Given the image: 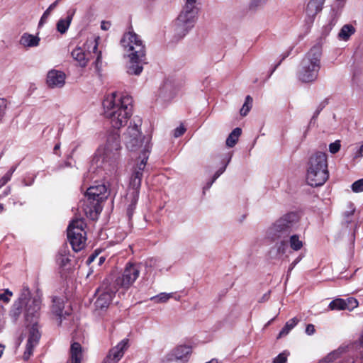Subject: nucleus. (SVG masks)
<instances>
[{
	"label": "nucleus",
	"mask_w": 363,
	"mask_h": 363,
	"mask_svg": "<svg viewBox=\"0 0 363 363\" xmlns=\"http://www.w3.org/2000/svg\"><path fill=\"white\" fill-rule=\"evenodd\" d=\"M352 189L354 192L363 191V178L354 182L352 184Z\"/></svg>",
	"instance_id": "nucleus-39"
},
{
	"label": "nucleus",
	"mask_w": 363,
	"mask_h": 363,
	"mask_svg": "<svg viewBox=\"0 0 363 363\" xmlns=\"http://www.w3.org/2000/svg\"><path fill=\"white\" fill-rule=\"evenodd\" d=\"M121 45L128 53L130 58V65L128 67L129 74H140L143 65L146 64V49L140 37L133 31H128L123 34Z\"/></svg>",
	"instance_id": "nucleus-2"
},
{
	"label": "nucleus",
	"mask_w": 363,
	"mask_h": 363,
	"mask_svg": "<svg viewBox=\"0 0 363 363\" xmlns=\"http://www.w3.org/2000/svg\"><path fill=\"white\" fill-rule=\"evenodd\" d=\"M172 297L171 294L166 293H160L159 295L153 296L151 300H154L157 303L167 302Z\"/></svg>",
	"instance_id": "nucleus-37"
},
{
	"label": "nucleus",
	"mask_w": 363,
	"mask_h": 363,
	"mask_svg": "<svg viewBox=\"0 0 363 363\" xmlns=\"http://www.w3.org/2000/svg\"><path fill=\"white\" fill-rule=\"evenodd\" d=\"M363 362L362 357H359L357 356L355 358L354 357L349 358L347 360V363H362Z\"/></svg>",
	"instance_id": "nucleus-49"
},
{
	"label": "nucleus",
	"mask_w": 363,
	"mask_h": 363,
	"mask_svg": "<svg viewBox=\"0 0 363 363\" xmlns=\"http://www.w3.org/2000/svg\"><path fill=\"white\" fill-rule=\"evenodd\" d=\"M129 340H122L116 346L112 347L104 359L102 363H118L123 357L125 351L128 348Z\"/></svg>",
	"instance_id": "nucleus-14"
},
{
	"label": "nucleus",
	"mask_w": 363,
	"mask_h": 363,
	"mask_svg": "<svg viewBox=\"0 0 363 363\" xmlns=\"http://www.w3.org/2000/svg\"><path fill=\"white\" fill-rule=\"evenodd\" d=\"M325 0H311L306 6V12L308 15L315 16L323 9Z\"/></svg>",
	"instance_id": "nucleus-24"
},
{
	"label": "nucleus",
	"mask_w": 363,
	"mask_h": 363,
	"mask_svg": "<svg viewBox=\"0 0 363 363\" xmlns=\"http://www.w3.org/2000/svg\"><path fill=\"white\" fill-rule=\"evenodd\" d=\"M191 354V347L186 345H179L172 352L167 354L164 359V363H185Z\"/></svg>",
	"instance_id": "nucleus-12"
},
{
	"label": "nucleus",
	"mask_w": 363,
	"mask_h": 363,
	"mask_svg": "<svg viewBox=\"0 0 363 363\" xmlns=\"http://www.w3.org/2000/svg\"><path fill=\"white\" fill-rule=\"evenodd\" d=\"M265 1H266V0H252L251 6L257 7V6L261 5L262 4L264 3Z\"/></svg>",
	"instance_id": "nucleus-52"
},
{
	"label": "nucleus",
	"mask_w": 363,
	"mask_h": 363,
	"mask_svg": "<svg viewBox=\"0 0 363 363\" xmlns=\"http://www.w3.org/2000/svg\"><path fill=\"white\" fill-rule=\"evenodd\" d=\"M289 355V352L288 351H284L283 352L279 354L275 358H274L273 363H286L287 362Z\"/></svg>",
	"instance_id": "nucleus-38"
},
{
	"label": "nucleus",
	"mask_w": 363,
	"mask_h": 363,
	"mask_svg": "<svg viewBox=\"0 0 363 363\" xmlns=\"http://www.w3.org/2000/svg\"><path fill=\"white\" fill-rule=\"evenodd\" d=\"M74 13V12L73 11L72 13H69L65 19H60L57 23V30L61 34L66 33L67 30L72 20Z\"/></svg>",
	"instance_id": "nucleus-27"
},
{
	"label": "nucleus",
	"mask_w": 363,
	"mask_h": 363,
	"mask_svg": "<svg viewBox=\"0 0 363 363\" xmlns=\"http://www.w3.org/2000/svg\"><path fill=\"white\" fill-rule=\"evenodd\" d=\"M105 257L101 256L99 258V262H98V264L100 266L104 262H105Z\"/></svg>",
	"instance_id": "nucleus-60"
},
{
	"label": "nucleus",
	"mask_w": 363,
	"mask_h": 363,
	"mask_svg": "<svg viewBox=\"0 0 363 363\" xmlns=\"http://www.w3.org/2000/svg\"><path fill=\"white\" fill-rule=\"evenodd\" d=\"M31 301L30 291L28 286L23 285L18 302L26 303Z\"/></svg>",
	"instance_id": "nucleus-32"
},
{
	"label": "nucleus",
	"mask_w": 363,
	"mask_h": 363,
	"mask_svg": "<svg viewBox=\"0 0 363 363\" xmlns=\"http://www.w3.org/2000/svg\"><path fill=\"white\" fill-rule=\"evenodd\" d=\"M40 38L31 34L24 33L20 40V43L23 46L35 47L39 45Z\"/></svg>",
	"instance_id": "nucleus-25"
},
{
	"label": "nucleus",
	"mask_w": 363,
	"mask_h": 363,
	"mask_svg": "<svg viewBox=\"0 0 363 363\" xmlns=\"http://www.w3.org/2000/svg\"><path fill=\"white\" fill-rule=\"evenodd\" d=\"M7 107V101L4 98H0V120L2 119L5 114V111Z\"/></svg>",
	"instance_id": "nucleus-41"
},
{
	"label": "nucleus",
	"mask_w": 363,
	"mask_h": 363,
	"mask_svg": "<svg viewBox=\"0 0 363 363\" xmlns=\"http://www.w3.org/2000/svg\"><path fill=\"white\" fill-rule=\"evenodd\" d=\"M11 187L7 186L6 189L0 194V199L9 196L11 194Z\"/></svg>",
	"instance_id": "nucleus-51"
},
{
	"label": "nucleus",
	"mask_w": 363,
	"mask_h": 363,
	"mask_svg": "<svg viewBox=\"0 0 363 363\" xmlns=\"http://www.w3.org/2000/svg\"><path fill=\"white\" fill-rule=\"evenodd\" d=\"M41 335L39 331L38 323H32V326L29 329L28 338L27 343L38 345L40 339Z\"/></svg>",
	"instance_id": "nucleus-23"
},
{
	"label": "nucleus",
	"mask_w": 363,
	"mask_h": 363,
	"mask_svg": "<svg viewBox=\"0 0 363 363\" xmlns=\"http://www.w3.org/2000/svg\"><path fill=\"white\" fill-rule=\"evenodd\" d=\"M4 211V206L3 203H0V213H1Z\"/></svg>",
	"instance_id": "nucleus-62"
},
{
	"label": "nucleus",
	"mask_w": 363,
	"mask_h": 363,
	"mask_svg": "<svg viewBox=\"0 0 363 363\" xmlns=\"http://www.w3.org/2000/svg\"><path fill=\"white\" fill-rule=\"evenodd\" d=\"M354 212V209H352L350 211H347V212L345 213V216L346 218H349V217H350L351 216L353 215Z\"/></svg>",
	"instance_id": "nucleus-57"
},
{
	"label": "nucleus",
	"mask_w": 363,
	"mask_h": 363,
	"mask_svg": "<svg viewBox=\"0 0 363 363\" xmlns=\"http://www.w3.org/2000/svg\"><path fill=\"white\" fill-rule=\"evenodd\" d=\"M223 174L222 171H220V169H218V171H216V172L214 174L213 178H212V180L208 183V188H209L212 184Z\"/></svg>",
	"instance_id": "nucleus-48"
},
{
	"label": "nucleus",
	"mask_w": 363,
	"mask_h": 363,
	"mask_svg": "<svg viewBox=\"0 0 363 363\" xmlns=\"http://www.w3.org/2000/svg\"><path fill=\"white\" fill-rule=\"evenodd\" d=\"M298 321L299 320L297 318H293L287 321L284 328L279 332L277 337L281 338L288 335L289 332L297 325Z\"/></svg>",
	"instance_id": "nucleus-29"
},
{
	"label": "nucleus",
	"mask_w": 363,
	"mask_h": 363,
	"mask_svg": "<svg viewBox=\"0 0 363 363\" xmlns=\"http://www.w3.org/2000/svg\"><path fill=\"white\" fill-rule=\"evenodd\" d=\"M41 306V298L39 296L33 297L31 301L26 303L25 318L27 322L30 323H37L40 317V310Z\"/></svg>",
	"instance_id": "nucleus-13"
},
{
	"label": "nucleus",
	"mask_w": 363,
	"mask_h": 363,
	"mask_svg": "<svg viewBox=\"0 0 363 363\" xmlns=\"http://www.w3.org/2000/svg\"><path fill=\"white\" fill-rule=\"evenodd\" d=\"M117 291L116 287L104 288V286H101L97 290L99 296L95 301L96 308L99 309L108 308Z\"/></svg>",
	"instance_id": "nucleus-15"
},
{
	"label": "nucleus",
	"mask_w": 363,
	"mask_h": 363,
	"mask_svg": "<svg viewBox=\"0 0 363 363\" xmlns=\"http://www.w3.org/2000/svg\"><path fill=\"white\" fill-rule=\"evenodd\" d=\"M35 347H36V345L26 343V350L23 352V357H22V358L24 361L27 362L29 360V359L33 354V350Z\"/></svg>",
	"instance_id": "nucleus-36"
},
{
	"label": "nucleus",
	"mask_w": 363,
	"mask_h": 363,
	"mask_svg": "<svg viewBox=\"0 0 363 363\" xmlns=\"http://www.w3.org/2000/svg\"><path fill=\"white\" fill-rule=\"evenodd\" d=\"M99 253L95 251L94 253H92L87 259L86 260V264L89 265L91 263H92L97 257H98Z\"/></svg>",
	"instance_id": "nucleus-47"
},
{
	"label": "nucleus",
	"mask_w": 363,
	"mask_h": 363,
	"mask_svg": "<svg viewBox=\"0 0 363 363\" xmlns=\"http://www.w3.org/2000/svg\"><path fill=\"white\" fill-rule=\"evenodd\" d=\"M141 124L142 119L138 117L134 118L133 125H130L127 129L125 136V145L130 151H135L142 145V133L140 130Z\"/></svg>",
	"instance_id": "nucleus-10"
},
{
	"label": "nucleus",
	"mask_w": 363,
	"mask_h": 363,
	"mask_svg": "<svg viewBox=\"0 0 363 363\" xmlns=\"http://www.w3.org/2000/svg\"><path fill=\"white\" fill-rule=\"evenodd\" d=\"M59 0H56L55 2L51 4L50 6L47 9V10L43 13V16L40 18L39 26L43 25L47 20L52 10H53L58 4Z\"/></svg>",
	"instance_id": "nucleus-34"
},
{
	"label": "nucleus",
	"mask_w": 363,
	"mask_h": 363,
	"mask_svg": "<svg viewBox=\"0 0 363 363\" xmlns=\"http://www.w3.org/2000/svg\"><path fill=\"white\" fill-rule=\"evenodd\" d=\"M140 269V264L128 262L122 273L115 279L113 287H116L117 290L120 288L128 290L139 277Z\"/></svg>",
	"instance_id": "nucleus-9"
},
{
	"label": "nucleus",
	"mask_w": 363,
	"mask_h": 363,
	"mask_svg": "<svg viewBox=\"0 0 363 363\" xmlns=\"http://www.w3.org/2000/svg\"><path fill=\"white\" fill-rule=\"evenodd\" d=\"M355 32V28L354 27L351 25V24H346V25H344L339 34H338V36L340 39L343 40H348L350 37L354 34Z\"/></svg>",
	"instance_id": "nucleus-30"
},
{
	"label": "nucleus",
	"mask_w": 363,
	"mask_h": 363,
	"mask_svg": "<svg viewBox=\"0 0 363 363\" xmlns=\"http://www.w3.org/2000/svg\"><path fill=\"white\" fill-rule=\"evenodd\" d=\"M101 28L105 30H108V23L103 22L101 24Z\"/></svg>",
	"instance_id": "nucleus-59"
},
{
	"label": "nucleus",
	"mask_w": 363,
	"mask_h": 363,
	"mask_svg": "<svg viewBox=\"0 0 363 363\" xmlns=\"http://www.w3.org/2000/svg\"><path fill=\"white\" fill-rule=\"evenodd\" d=\"M357 157H362L363 156V144L359 147L358 152L356 154Z\"/></svg>",
	"instance_id": "nucleus-56"
},
{
	"label": "nucleus",
	"mask_w": 363,
	"mask_h": 363,
	"mask_svg": "<svg viewBox=\"0 0 363 363\" xmlns=\"http://www.w3.org/2000/svg\"><path fill=\"white\" fill-rule=\"evenodd\" d=\"M66 74L60 70L51 69L47 74L46 83L50 88H61L65 84Z\"/></svg>",
	"instance_id": "nucleus-17"
},
{
	"label": "nucleus",
	"mask_w": 363,
	"mask_h": 363,
	"mask_svg": "<svg viewBox=\"0 0 363 363\" xmlns=\"http://www.w3.org/2000/svg\"><path fill=\"white\" fill-rule=\"evenodd\" d=\"M86 224L84 219L73 220L67 228V238L74 252L83 250L86 246Z\"/></svg>",
	"instance_id": "nucleus-8"
},
{
	"label": "nucleus",
	"mask_w": 363,
	"mask_h": 363,
	"mask_svg": "<svg viewBox=\"0 0 363 363\" xmlns=\"http://www.w3.org/2000/svg\"><path fill=\"white\" fill-rule=\"evenodd\" d=\"M252 98L250 95H248L246 96L245 101L243 105L244 106H250V107H252Z\"/></svg>",
	"instance_id": "nucleus-53"
},
{
	"label": "nucleus",
	"mask_w": 363,
	"mask_h": 363,
	"mask_svg": "<svg viewBox=\"0 0 363 363\" xmlns=\"http://www.w3.org/2000/svg\"><path fill=\"white\" fill-rule=\"evenodd\" d=\"M359 305L358 301L353 297H349L346 299L337 298L333 300L328 305V308L331 311H352Z\"/></svg>",
	"instance_id": "nucleus-16"
},
{
	"label": "nucleus",
	"mask_w": 363,
	"mask_h": 363,
	"mask_svg": "<svg viewBox=\"0 0 363 363\" xmlns=\"http://www.w3.org/2000/svg\"><path fill=\"white\" fill-rule=\"evenodd\" d=\"M230 160H231V155L229 156L227 162L222 167H220L219 169L220 171H222L223 173L225 172L226 167H227L228 164L229 163V162L230 161Z\"/></svg>",
	"instance_id": "nucleus-55"
},
{
	"label": "nucleus",
	"mask_w": 363,
	"mask_h": 363,
	"mask_svg": "<svg viewBox=\"0 0 363 363\" xmlns=\"http://www.w3.org/2000/svg\"><path fill=\"white\" fill-rule=\"evenodd\" d=\"M186 132V128L184 125H181L180 126L175 128L174 131V136L175 138H179L183 135Z\"/></svg>",
	"instance_id": "nucleus-44"
},
{
	"label": "nucleus",
	"mask_w": 363,
	"mask_h": 363,
	"mask_svg": "<svg viewBox=\"0 0 363 363\" xmlns=\"http://www.w3.org/2000/svg\"><path fill=\"white\" fill-rule=\"evenodd\" d=\"M242 133L240 128H235L228 135L226 139V145L229 147H234L238 141L239 137Z\"/></svg>",
	"instance_id": "nucleus-28"
},
{
	"label": "nucleus",
	"mask_w": 363,
	"mask_h": 363,
	"mask_svg": "<svg viewBox=\"0 0 363 363\" xmlns=\"http://www.w3.org/2000/svg\"><path fill=\"white\" fill-rule=\"evenodd\" d=\"M301 259V257H298L291 264L289 267V270H291Z\"/></svg>",
	"instance_id": "nucleus-54"
},
{
	"label": "nucleus",
	"mask_w": 363,
	"mask_h": 363,
	"mask_svg": "<svg viewBox=\"0 0 363 363\" xmlns=\"http://www.w3.org/2000/svg\"><path fill=\"white\" fill-rule=\"evenodd\" d=\"M329 177L328 160L325 153L317 152L312 155L308 162L306 182L311 186L323 185Z\"/></svg>",
	"instance_id": "nucleus-6"
},
{
	"label": "nucleus",
	"mask_w": 363,
	"mask_h": 363,
	"mask_svg": "<svg viewBox=\"0 0 363 363\" xmlns=\"http://www.w3.org/2000/svg\"><path fill=\"white\" fill-rule=\"evenodd\" d=\"M197 11L195 4L186 2V4L174 22V33L179 38H182L194 26Z\"/></svg>",
	"instance_id": "nucleus-7"
},
{
	"label": "nucleus",
	"mask_w": 363,
	"mask_h": 363,
	"mask_svg": "<svg viewBox=\"0 0 363 363\" xmlns=\"http://www.w3.org/2000/svg\"><path fill=\"white\" fill-rule=\"evenodd\" d=\"M315 332V326L313 324H308L306 328V333L308 335H313Z\"/></svg>",
	"instance_id": "nucleus-46"
},
{
	"label": "nucleus",
	"mask_w": 363,
	"mask_h": 363,
	"mask_svg": "<svg viewBox=\"0 0 363 363\" xmlns=\"http://www.w3.org/2000/svg\"><path fill=\"white\" fill-rule=\"evenodd\" d=\"M341 145L340 140H335L334 143H332L329 145V150L331 153L335 154L340 149Z\"/></svg>",
	"instance_id": "nucleus-40"
},
{
	"label": "nucleus",
	"mask_w": 363,
	"mask_h": 363,
	"mask_svg": "<svg viewBox=\"0 0 363 363\" xmlns=\"http://www.w3.org/2000/svg\"><path fill=\"white\" fill-rule=\"evenodd\" d=\"M101 64H102V55H101V52H99L97 54L96 59L94 62L95 69L98 73H99L101 72Z\"/></svg>",
	"instance_id": "nucleus-42"
},
{
	"label": "nucleus",
	"mask_w": 363,
	"mask_h": 363,
	"mask_svg": "<svg viewBox=\"0 0 363 363\" xmlns=\"http://www.w3.org/2000/svg\"><path fill=\"white\" fill-rule=\"evenodd\" d=\"M69 250L67 244L62 245L56 255V262L60 268H64L70 262Z\"/></svg>",
	"instance_id": "nucleus-20"
},
{
	"label": "nucleus",
	"mask_w": 363,
	"mask_h": 363,
	"mask_svg": "<svg viewBox=\"0 0 363 363\" xmlns=\"http://www.w3.org/2000/svg\"><path fill=\"white\" fill-rule=\"evenodd\" d=\"M60 144H56V145H55V147H54V149H53L54 152H56V151H57V150H59V149H60Z\"/></svg>",
	"instance_id": "nucleus-61"
},
{
	"label": "nucleus",
	"mask_w": 363,
	"mask_h": 363,
	"mask_svg": "<svg viewBox=\"0 0 363 363\" xmlns=\"http://www.w3.org/2000/svg\"><path fill=\"white\" fill-rule=\"evenodd\" d=\"M250 108H251L250 106H244V105H242V107L241 108V109L240 111V115L242 116H247V114L250 111Z\"/></svg>",
	"instance_id": "nucleus-50"
},
{
	"label": "nucleus",
	"mask_w": 363,
	"mask_h": 363,
	"mask_svg": "<svg viewBox=\"0 0 363 363\" xmlns=\"http://www.w3.org/2000/svg\"><path fill=\"white\" fill-rule=\"evenodd\" d=\"M147 159L148 157L146 155V152L145 151L143 152V158L139 163L137 164L132 174L127 194H133V193H136L137 195L140 194V189L143 177V171L146 166Z\"/></svg>",
	"instance_id": "nucleus-11"
},
{
	"label": "nucleus",
	"mask_w": 363,
	"mask_h": 363,
	"mask_svg": "<svg viewBox=\"0 0 363 363\" xmlns=\"http://www.w3.org/2000/svg\"><path fill=\"white\" fill-rule=\"evenodd\" d=\"M83 357V348L80 343L73 342L69 350V359L67 363H81Z\"/></svg>",
	"instance_id": "nucleus-19"
},
{
	"label": "nucleus",
	"mask_w": 363,
	"mask_h": 363,
	"mask_svg": "<svg viewBox=\"0 0 363 363\" xmlns=\"http://www.w3.org/2000/svg\"><path fill=\"white\" fill-rule=\"evenodd\" d=\"M24 306V303L18 301H15L13 303L9 312V315L14 322H16L21 316Z\"/></svg>",
	"instance_id": "nucleus-26"
},
{
	"label": "nucleus",
	"mask_w": 363,
	"mask_h": 363,
	"mask_svg": "<svg viewBox=\"0 0 363 363\" xmlns=\"http://www.w3.org/2000/svg\"><path fill=\"white\" fill-rule=\"evenodd\" d=\"M64 308L65 304L62 298L57 296L52 298V311L56 316L59 318L60 325L62 323V318H65L66 316L70 314L68 311L64 312Z\"/></svg>",
	"instance_id": "nucleus-18"
},
{
	"label": "nucleus",
	"mask_w": 363,
	"mask_h": 363,
	"mask_svg": "<svg viewBox=\"0 0 363 363\" xmlns=\"http://www.w3.org/2000/svg\"><path fill=\"white\" fill-rule=\"evenodd\" d=\"M13 296V292L9 289H3L0 291V301H3L5 303H8L11 298Z\"/></svg>",
	"instance_id": "nucleus-35"
},
{
	"label": "nucleus",
	"mask_w": 363,
	"mask_h": 363,
	"mask_svg": "<svg viewBox=\"0 0 363 363\" xmlns=\"http://www.w3.org/2000/svg\"><path fill=\"white\" fill-rule=\"evenodd\" d=\"M322 47L317 43L306 54L301 62L298 72V78L303 82L309 83L315 81L320 69Z\"/></svg>",
	"instance_id": "nucleus-5"
},
{
	"label": "nucleus",
	"mask_w": 363,
	"mask_h": 363,
	"mask_svg": "<svg viewBox=\"0 0 363 363\" xmlns=\"http://www.w3.org/2000/svg\"><path fill=\"white\" fill-rule=\"evenodd\" d=\"M107 187L104 184H97L89 186L82 201V209L86 216L96 220L102 211V203L108 199Z\"/></svg>",
	"instance_id": "nucleus-3"
},
{
	"label": "nucleus",
	"mask_w": 363,
	"mask_h": 363,
	"mask_svg": "<svg viewBox=\"0 0 363 363\" xmlns=\"http://www.w3.org/2000/svg\"><path fill=\"white\" fill-rule=\"evenodd\" d=\"M133 99L128 95L118 96L116 92L108 96L103 101L105 116L110 119L112 127L106 139L104 155L105 158L117 160L121 149L118 130L126 125L132 115Z\"/></svg>",
	"instance_id": "nucleus-1"
},
{
	"label": "nucleus",
	"mask_w": 363,
	"mask_h": 363,
	"mask_svg": "<svg viewBox=\"0 0 363 363\" xmlns=\"http://www.w3.org/2000/svg\"><path fill=\"white\" fill-rule=\"evenodd\" d=\"M280 64H281V61H280L279 63H277V64L275 65V67L273 68V69H272V72H271V74H272L275 71V69L277 68V67H278V66H279V65H280Z\"/></svg>",
	"instance_id": "nucleus-63"
},
{
	"label": "nucleus",
	"mask_w": 363,
	"mask_h": 363,
	"mask_svg": "<svg viewBox=\"0 0 363 363\" xmlns=\"http://www.w3.org/2000/svg\"><path fill=\"white\" fill-rule=\"evenodd\" d=\"M298 214L296 212H290L278 219L269 228L268 235L272 240L275 241L282 239L279 242L277 243V252L279 254L284 255L286 252L288 247L286 238L291 233L294 225L298 222Z\"/></svg>",
	"instance_id": "nucleus-4"
},
{
	"label": "nucleus",
	"mask_w": 363,
	"mask_h": 363,
	"mask_svg": "<svg viewBox=\"0 0 363 363\" xmlns=\"http://www.w3.org/2000/svg\"><path fill=\"white\" fill-rule=\"evenodd\" d=\"M196 0H186V3L196 4Z\"/></svg>",
	"instance_id": "nucleus-64"
},
{
	"label": "nucleus",
	"mask_w": 363,
	"mask_h": 363,
	"mask_svg": "<svg viewBox=\"0 0 363 363\" xmlns=\"http://www.w3.org/2000/svg\"><path fill=\"white\" fill-rule=\"evenodd\" d=\"M71 55L72 58L79 63V65L82 67H85L87 65L89 57L85 51L80 47H77L74 49Z\"/></svg>",
	"instance_id": "nucleus-21"
},
{
	"label": "nucleus",
	"mask_w": 363,
	"mask_h": 363,
	"mask_svg": "<svg viewBox=\"0 0 363 363\" xmlns=\"http://www.w3.org/2000/svg\"><path fill=\"white\" fill-rule=\"evenodd\" d=\"M327 104H328L327 100L322 101L318 106L316 111L314 112L312 119L316 118L318 116V115L320 114V113L321 112V111L325 108V106Z\"/></svg>",
	"instance_id": "nucleus-43"
},
{
	"label": "nucleus",
	"mask_w": 363,
	"mask_h": 363,
	"mask_svg": "<svg viewBox=\"0 0 363 363\" xmlns=\"http://www.w3.org/2000/svg\"><path fill=\"white\" fill-rule=\"evenodd\" d=\"M16 170L15 167H11V169L0 179V189L6 185L11 179L12 174Z\"/></svg>",
	"instance_id": "nucleus-33"
},
{
	"label": "nucleus",
	"mask_w": 363,
	"mask_h": 363,
	"mask_svg": "<svg viewBox=\"0 0 363 363\" xmlns=\"http://www.w3.org/2000/svg\"><path fill=\"white\" fill-rule=\"evenodd\" d=\"M359 345H361V347H363V329H362L361 335L359 338Z\"/></svg>",
	"instance_id": "nucleus-58"
},
{
	"label": "nucleus",
	"mask_w": 363,
	"mask_h": 363,
	"mask_svg": "<svg viewBox=\"0 0 363 363\" xmlns=\"http://www.w3.org/2000/svg\"><path fill=\"white\" fill-rule=\"evenodd\" d=\"M289 242L290 247L295 251L301 250L303 247V242L300 240L298 235H291L289 238Z\"/></svg>",
	"instance_id": "nucleus-31"
},
{
	"label": "nucleus",
	"mask_w": 363,
	"mask_h": 363,
	"mask_svg": "<svg viewBox=\"0 0 363 363\" xmlns=\"http://www.w3.org/2000/svg\"><path fill=\"white\" fill-rule=\"evenodd\" d=\"M138 199L139 195H137L136 193H133V194H127L125 196V200L128 202L126 214L130 220L132 218L134 214Z\"/></svg>",
	"instance_id": "nucleus-22"
},
{
	"label": "nucleus",
	"mask_w": 363,
	"mask_h": 363,
	"mask_svg": "<svg viewBox=\"0 0 363 363\" xmlns=\"http://www.w3.org/2000/svg\"><path fill=\"white\" fill-rule=\"evenodd\" d=\"M340 349L338 350H336V351H333V352L330 353L326 357H325V359L326 361L328 362H332L335 359H336L340 354V352L339 351Z\"/></svg>",
	"instance_id": "nucleus-45"
}]
</instances>
